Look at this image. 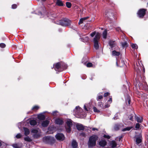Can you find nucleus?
<instances>
[{"label":"nucleus","instance_id":"nucleus-24","mask_svg":"<svg viewBox=\"0 0 148 148\" xmlns=\"http://www.w3.org/2000/svg\"><path fill=\"white\" fill-rule=\"evenodd\" d=\"M110 145L112 147L114 148L116 147L117 144L114 141H112L110 143Z\"/></svg>","mask_w":148,"mask_h":148},{"label":"nucleus","instance_id":"nucleus-30","mask_svg":"<svg viewBox=\"0 0 148 148\" xmlns=\"http://www.w3.org/2000/svg\"><path fill=\"white\" fill-rule=\"evenodd\" d=\"M24 140L30 142L32 141V139L29 136H27L24 138Z\"/></svg>","mask_w":148,"mask_h":148},{"label":"nucleus","instance_id":"nucleus-26","mask_svg":"<svg viewBox=\"0 0 148 148\" xmlns=\"http://www.w3.org/2000/svg\"><path fill=\"white\" fill-rule=\"evenodd\" d=\"M136 120L139 123H141L143 121V118L142 117L136 116Z\"/></svg>","mask_w":148,"mask_h":148},{"label":"nucleus","instance_id":"nucleus-15","mask_svg":"<svg viewBox=\"0 0 148 148\" xmlns=\"http://www.w3.org/2000/svg\"><path fill=\"white\" fill-rule=\"evenodd\" d=\"M107 144V142L105 140H102L99 142V145L102 147H104Z\"/></svg>","mask_w":148,"mask_h":148},{"label":"nucleus","instance_id":"nucleus-13","mask_svg":"<svg viewBox=\"0 0 148 148\" xmlns=\"http://www.w3.org/2000/svg\"><path fill=\"white\" fill-rule=\"evenodd\" d=\"M12 146L14 148H21L22 147L23 144L21 143H15L12 144Z\"/></svg>","mask_w":148,"mask_h":148},{"label":"nucleus","instance_id":"nucleus-45","mask_svg":"<svg viewBox=\"0 0 148 148\" xmlns=\"http://www.w3.org/2000/svg\"><path fill=\"white\" fill-rule=\"evenodd\" d=\"M103 96L102 95L99 96L97 97V100H99V99H101L103 98Z\"/></svg>","mask_w":148,"mask_h":148},{"label":"nucleus","instance_id":"nucleus-3","mask_svg":"<svg viewBox=\"0 0 148 148\" xmlns=\"http://www.w3.org/2000/svg\"><path fill=\"white\" fill-rule=\"evenodd\" d=\"M43 141L46 143L51 144L54 142L55 140L53 137L47 136L43 138Z\"/></svg>","mask_w":148,"mask_h":148},{"label":"nucleus","instance_id":"nucleus-53","mask_svg":"<svg viewBox=\"0 0 148 148\" xmlns=\"http://www.w3.org/2000/svg\"><path fill=\"white\" fill-rule=\"evenodd\" d=\"M98 105L100 106V107H101L103 106L102 103L101 102L99 103H98Z\"/></svg>","mask_w":148,"mask_h":148},{"label":"nucleus","instance_id":"nucleus-46","mask_svg":"<svg viewBox=\"0 0 148 148\" xmlns=\"http://www.w3.org/2000/svg\"><path fill=\"white\" fill-rule=\"evenodd\" d=\"M17 7V5L16 4H14L12 5V9H15Z\"/></svg>","mask_w":148,"mask_h":148},{"label":"nucleus","instance_id":"nucleus-39","mask_svg":"<svg viewBox=\"0 0 148 148\" xmlns=\"http://www.w3.org/2000/svg\"><path fill=\"white\" fill-rule=\"evenodd\" d=\"M93 109L94 111L95 112H100V111L98 110L95 107H93Z\"/></svg>","mask_w":148,"mask_h":148},{"label":"nucleus","instance_id":"nucleus-50","mask_svg":"<svg viewBox=\"0 0 148 148\" xmlns=\"http://www.w3.org/2000/svg\"><path fill=\"white\" fill-rule=\"evenodd\" d=\"M109 95H110V93L109 92H107L105 93L104 96V97H106L108 96Z\"/></svg>","mask_w":148,"mask_h":148},{"label":"nucleus","instance_id":"nucleus-11","mask_svg":"<svg viewBox=\"0 0 148 148\" xmlns=\"http://www.w3.org/2000/svg\"><path fill=\"white\" fill-rule=\"evenodd\" d=\"M56 139L60 141L63 140L65 138L64 135L62 133H58L55 136Z\"/></svg>","mask_w":148,"mask_h":148},{"label":"nucleus","instance_id":"nucleus-36","mask_svg":"<svg viewBox=\"0 0 148 148\" xmlns=\"http://www.w3.org/2000/svg\"><path fill=\"white\" fill-rule=\"evenodd\" d=\"M86 66L87 67H91L92 66V63L89 62L86 64Z\"/></svg>","mask_w":148,"mask_h":148},{"label":"nucleus","instance_id":"nucleus-55","mask_svg":"<svg viewBox=\"0 0 148 148\" xmlns=\"http://www.w3.org/2000/svg\"><path fill=\"white\" fill-rule=\"evenodd\" d=\"M84 109L85 110L87 111H88V110L87 109V108H86V106L85 105H84Z\"/></svg>","mask_w":148,"mask_h":148},{"label":"nucleus","instance_id":"nucleus-57","mask_svg":"<svg viewBox=\"0 0 148 148\" xmlns=\"http://www.w3.org/2000/svg\"><path fill=\"white\" fill-rule=\"evenodd\" d=\"M95 130H97V129H96V128H92V130L93 131H95Z\"/></svg>","mask_w":148,"mask_h":148},{"label":"nucleus","instance_id":"nucleus-29","mask_svg":"<svg viewBox=\"0 0 148 148\" xmlns=\"http://www.w3.org/2000/svg\"><path fill=\"white\" fill-rule=\"evenodd\" d=\"M107 33L106 30H105L103 33V36L104 38L106 39V38Z\"/></svg>","mask_w":148,"mask_h":148},{"label":"nucleus","instance_id":"nucleus-4","mask_svg":"<svg viewBox=\"0 0 148 148\" xmlns=\"http://www.w3.org/2000/svg\"><path fill=\"white\" fill-rule=\"evenodd\" d=\"M31 132L33 133V137L35 138H39L41 135V132L39 129L32 130Z\"/></svg>","mask_w":148,"mask_h":148},{"label":"nucleus","instance_id":"nucleus-27","mask_svg":"<svg viewBox=\"0 0 148 148\" xmlns=\"http://www.w3.org/2000/svg\"><path fill=\"white\" fill-rule=\"evenodd\" d=\"M82 40V41L84 42H86L88 41L89 40V38L87 36H84L83 37H82L81 38Z\"/></svg>","mask_w":148,"mask_h":148},{"label":"nucleus","instance_id":"nucleus-25","mask_svg":"<svg viewBox=\"0 0 148 148\" xmlns=\"http://www.w3.org/2000/svg\"><path fill=\"white\" fill-rule=\"evenodd\" d=\"M112 55L113 56H118L120 54V53L114 50L112 51Z\"/></svg>","mask_w":148,"mask_h":148},{"label":"nucleus","instance_id":"nucleus-5","mask_svg":"<svg viewBox=\"0 0 148 148\" xmlns=\"http://www.w3.org/2000/svg\"><path fill=\"white\" fill-rule=\"evenodd\" d=\"M82 110L79 106H76L73 110L74 115L77 117H79V115L82 112Z\"/></svg>","mask_w":148,"mask_h":148},{"label":"nucleus","instance_id":"nucleus-33","mask_svg":"<svg viewBox=\"0 0 148 148\" xmlns=\"http://www.w3.org/2000/svg\"><path fill=\"white\" fill-rule=\"evenodd\" d=\"M66 7L69 8H70L71 6V3L69 2H66Z\"/></svg>","mask_w":148,"mask_h":148},{"label":"nucleus","instance_id":"nucleus-62","mask_svg":"<svg viewBox=\"0 0 148 148\" xmlns=\"http://www.w3.org/2000/svg\"><path fill=\"white\" fill-rule=\"evenodd\" d=\"M143 71H145V69H143Z\"/></svg>","mask_w":148,"mask_h":148},{"label":"nucleus","instance_id":"nucleus-34","mask_svg":"<svg viewBox=\"0 0 148 148\" xmlns=\"http://www.w3.org/2000/svg\"><path fill=\"white\" fill-rule=\"evenodd\" d=\"M123 47H125L127 46V44L126 42L121 43Z\"/></svg>","mask_w":148,"mask_h":148},{"label":"nucleus","instance_id":"nucleus-16","mask_svg":"<svg viewBox=\"0 0 148 148\" xmlns=\"http://www.w3.org/2000/svg\"><path fill=\"white\" fill-rule=\"evenodd\" d=\"M76 126L77 129L79 130H83L84 129V127L82 124H77Z\"/></svg>","mask_w":148,"mask_h":148},{"label":"nucleus","instance_id":"nucleus-48","mask_svg":"<svg viewBox=\"0 0 148 148\" xmlns=\"http://www.w3.org/2000/svg\"><path fill=\"white\" fill-rule=\"evenodd\" d=\"M58 112L57 111H54L52 112V114L54 116L56 115L57 113Z\"/></svg>","mask_w":148,"mask_h":148},{"label":"nucleus","instance_id":"nucleus-28","mask_svg":"<svg viewBox=\"0 0 148 148\" xmlns=\"http://www.w3.org/2000/svg\"><path fill=\"white\" fill-rule=\"evenodd\" d=\"M36 120H32L30 121V124L32 125H34L36 124Z\"/></svg>","mask_w":148,"mask_h":148},{"label":"nucleus","instance_id":"nucleus-42","mask_svg":"<svg viewBox=\"0 0 148 148\" xmlns=\"http://www.w3.org/2000/svg\"><path fill=\"white\" fill-rule=\"evenodd\" d=\"M133 115L132 114H131L129 116L128 118L130 120L133 121Z\"/></svg>","mask_w":148,"mask_h":148},{"label":"nucleus","instance_id":"nucleus-37","mask_svg":"<svg viewBox=\"0 0 148 148\" xmlns=\"http://www.w3.org/2000/svg\"><path fill=\"white\" fill-rule=\"evenodd\" d=\"M97 33H96V32L95 31L93 32H92V33H91L90 34V35L92 37H94V36L95 35H96V34Z\"/></svg>","mask_w":148,"mask_h":148},{"label":"nucleus","instance_id":"nucleus-1","mask_svg":"<svg viewBox=\"0 0 148 148\" xmlns=\"http://www.w3.org/2000/svg\"><path fill=\"white\" fill-rule=\"evenodd\" d=\"M98 139V137L95 135L90 136L87 142V145L89 148H92L96 145V141Z\"/></svg>","mask_w":148,"mask_h":148},{"label":"nucleus","instance_id":"nucleus-51","mask_svg":"<svg viewBox=\"0 0 148 148\" xmlns=\"http://www.w3.org/2000/svg\"><path fill=\"white\" fill-rule=\"evenodd\" d=\"M138 146L140 148H146L145 147L143 146V145H142V144Z\"/></svg>","mask_w":148,"mask_h":148},{"label":"nucleus","instance_id":"nucleus-10","mask_svg":"<svg viewBox=\"0 0 148 148\" xmlns=\"http://www.w3.org/2000/svg\"><path fill=\"white\" fill-rule=\"evenodd\" d=\"M146 10L142 9L139 10L137 13L138 15L140 18H143L145 15Z\"/></svg>","mask_w":148,"mask_h":148},{"label":"nucleus","instance_id":"nucleus-20","mask_svg":"<svg viewBox=\"0 0 148 148\" xmlns=\"http://www.w3.org/2000/svg\"><path fill=\"white\" fill-rule=\"evenodd\" d=\"M109 44L111 48H112L116 45L115 41H113L112 40H110L109 41Z\"/></svg>","mask_w":148,"mask_h":148},{"label":"nucleus","instance_id":"nucleus-2","mask_svg":"<svg viewBox=\"0 0 148 148\" xmlns=\"http://www.w3.org/2000/svg\"><path fill=\"white\" fill-rule=\"evenodd\" d=\"M101 34L99 33H97L95 37L94 38L93 41L94 43V47L96 49H97L99 48L98 42L99 40Z\"/></svg>","mask_w":148,"mask_h":148},{"label":"nucleus","instance_id":"nucleus-59","mask_svg":"<svg viewBox=\"0 0 148 148\" xmlns=\"http://www.w3.org/2000/svg\"><path fill=\"white\" fill-rule=\"evenodd\" d=\"M1 145H2V143L1 141H0V147H1Z\"/></svg>","mask_w":148,"mask_h":148},{"label":"nucleus","instance_id":"nucleus-61","mask_svg":"<svg viewBox=\"0 0 148 148\" xmlns=\"http://www.w3.org/2000/svg\"><path fill=\"white\" fill-rule=\"evenodd\" d=\"M42 1H45L46 0H42Z\"/></svg>","mask_w":148,"mask_h":148},{"label":"nucleus","instance_id":"nucleus-8","mask_svg":"<svg viewBox=\"0 0 148 148\" xmlns=\"http://www.w3.org/2000/svg\"><path fill=\"white\" fill-rule=\"evenodd\" d=\"M66 123L67 125L66 126V130L67 132H70L71 131V127L72 125V121L70 119L68 120L66 122Z\"/></svg>","mask_w":148,"mask_h":148},{"label":"nucleus","instance_id":"nucleus-32","mask_svg":"<svg viewBox=\"0 0 148 148\" xmlns=\"http://www.w3.org/2000/svg\"><path fill=\"white\" fill-rule=\"evenodd\" d=\"M132 128V127H126L125 128H124V129H123V130H122V131H129Z\"/></svg>","mask_w":148,"mask_h":148},{"label":"nucleus","instance_id":"nucleus-40","mask_svg":"<svg viewBox=\"0 0 148 148\" xmlns=\"http://www.w3.org/2000/svg\"><path fill=\"white\" fill-rule=\"evenodd\" d=\"M119 114H116L114 116V119H116L118 118V117H119Z\"/></svg>","mask_w":148,"mask_h":148},{"label":"nucleus","instance_id":"nucleus-31","mask_svg":"<svg viewBox=\"0 0 148 148\" xmlns=\"http://www.w3.org/2000/svg\"><path fill=\"white\" fill-rule=\"evenodd\" d=\"M131 46L134 49H137L138 48L137 45L136 44H132L131 45Z\"/></svg>","mask_w":148,"mask_h":148},{"label":"nucleus","instance_id":"nucleus-49","mask_svg":"<svg viewBox=\"0 0 148 148\" xmlns=\"http://www.w3.org/2000/svg\"><path fill=\"white\" fill-rule=\"evenodd\" d=\"M112 97H110L109 99L108 100V102H109L110 103H112Z\"/></svg>","mask_w":148,"mask_h":148},{"label":"nucleus","instance_id":"nucleus-23","mask_svg":"<svg viewBox=\"0 0 148 148\" xmlns=\"http://www.w3.org/2000/svg\"><path fill=\"white\" fill-rule=\"evenodd\" d=\"M23 130H24L25 132V136H27L29 134V129L26 128V127H24Z\"/></svg>","mask_w":148,"mask_h":148},{"label":"nucleus","instance_id":"nucleus-6","mask_svg":"<svg viewBox=\"0 0 148 148\" xmlns=\"http://www.w3.org/2000/svg\"><path fill=\"white\" fill-rule=\"evenodd\" d=\"M71 21L65 18L63 20L60 21V24L63 26H69L71 24Z\"/></svg>","mask_w":148,"mask_h":148},{"label":"nucleus","instance_id":"nucleus-52","mask_svg":"<svg viewBox=\"0 0 148 148\" xmlns=\"http://www.w3.org/2000/svg\"><path fill=\"white\" fill-rule=\"evenodd\" d=\"M116 30L118 31H121V28L120 27H118L116 28Z\"/></svg>","mask_w":148,"mask_h":148},{"label":"nucleus","instance_id":"nucleus-21","mask_svg":"<svg viewBox=\"0 0 148 148\" xmlns=\"http://www.w3.org/2000/svg\"><path fill=\"white\" fill-rule=\"evenodd\" d=\"M72 146L73 148H76L77 146V143L75 140H73L72 143Z\"/></svg>","mask_w":148,"mask_h":148},{"label":"nucleus","instance_id":"nucleus-9","mask_svg":"<svg viewBox=\"0 0 148 148\" xmlns=\"http://www.w3.org/2000/svg\"><path fill=\"white\" fill-rule=\"evenodd\" d=\"M63 68L64 69H66L67 68L65 65L64 64L62 63L58 62L56 64L55 66V69L56 71H57L60 68Z\"/></svg>","mask_w":148,"mask_h":148},{"label":"nucleus","instance_id":"nucleus-7","mask_svg":"<svg viewBox=\"0 0 148 148\" xmlns=\"http://www.w3.org/2000/svg\"><path fill=\"white\" fill-rule=\"evenodd\" d=\"M113 14L110 10H106L105 13V17L107 18L112 20L113 18Z\"/></svg>","mask_w":148,"mask_h":148},{"label":"nucleus","instance_id":"nucleus-38","mask_svg":"<svg viewBox=\"0 0 148 148\" xmlns=\"http://www.w3.org/2000/svg\"><path fill=\"white\" fill-rule=\"evenodd\" d=\"M22 135L20 133L17 134L16 136V137L17 138H19L22 137Z\"/></svg>","mask_w":148,"mask_h":148},{"label":"nucleus","instance_id":"nucleus-19","mask_svg":"<svg viewBox=\"0 0 148 148\" xmlns=\"http://www.w3.org/2000/svg\"><path fill=\"white\" fill-rule=\"evenodd\" d=\"M49 123V121L48 120H46L42 122V125L43 127H46L48 125Z\"/></svg>","mask_w":148,"mask_h":148},{"label":"nucleus","instance_id":"nucleus-60","mask_svg":"<svg viewBox=\"0 0 148 148\" xmlns=\"http://www.w3.org/2000/svg\"><path fill=\"white\" fill-rule=\"evenodd\" d=\"M116 64L117 66H118V63H117V62H116Z\"/></svg>","mask_w":148,"mask_h":148},{"label":"nucleus","instance_id":"nucleus-56","mask_svg":"<svg viewBox=\"0 0 148 148\" xmlns=\"http://www.w3.org/2000/svg\"><path fill=\"white\" fill-rule=\"evenodd\" d=\"M136 72H139V71H140V69H139V68H138V69L137 70H136Z\"/></svg>","mask_w":148,"mask_h":148},{"label":"nucleus","instance_id":"nucleus-44","mask_svg":"<svg viewBox=\"0 0 148 148\" xmlns=\"http://www.w3.org/2000/svg\"><path fill=\"white\" fill-rule=\"evenodd\" d=\"M39 108L38 106H35L34 107L32 108V110H38Z\"/></svg>","mask_w":148,"mask_h":148},{"label":"nucleus","instance_id":"nucleus-35","mask_svg":"<svg viewBox=\"0 0 148 148\" xmlns=\"http://www.w3.org/2000/svg\"><path fill=\"white\" fill-rule=\"evenodd\" d=\"M130 100L129 97L126 100V102L127 104L129 105L130 104Z\"/></svg>","mask_w":148,"mask_h":148},{"label":"nucleus","instance_id":"nucleus-47","mask_svg":"<svg viewBox=\"0 0 148 148\" xmlns=\"http://www.w3.org/2000/svg\"><path fill=\"white\" fill-rule=\"evenodd\" d=\"M103 137H104L107 138L108 139H109L110 138V136L108 135H104L103 136Z\"/></svg>","mask_w":148,"mask_h":148},{"label":"nucleus","instance_id":"nucleus-14","mask_svg":"<svg viewBox=\"0 0 148 148\" xmlns=\"http://www.w3.org/2000/svg\"><path fill=\"white\" fill-rule=\"evenodd\" d=\"M56 4L57 5L60 6H62L65 5L63 2L61 0H56Z\"/></svg>","mask_w":148,"mask_h":148},{"label":"nucleus","instance_id":"nucleus-58","mask_svg":"<svg viewBox=\"0 0 148 148\" xmlns=\"http://www.w3.org/2000/svg\"><path fill=\"white\" fill-rule=\"evenodd\" d=\"M52 128L51 127H50L48 128V130H51V129Z\"/></svg>","mask_w":148,"mask_h":148},{"label":"nucleus","instance_id":"nucleus-43","mask_svg":"<svg viewBox=\"0 0 148 148\" xmlns=\"http://www.w3.org/2000/svg\"><path fill=\"white\" fill-rule=\"evenodd\" d=\"M140 125L138 123H137L136 124V126H135V128L137 129H138L140 127Z\"/></svg>","mask_w":148,"mask_h":148},{"label":"nucleus","instance_id":"nucleus-17","mask_svg":"<svg viewBox=\"0 0 148 148\" xmlns=\"http://www.w3.org/2000/svg\"><path fill=\"white\" fill-rule=\"evenodd\" d=\"M55 123L57 124L61 125L63 123V121L62 119H57L55 120Z\"/></svg>","mask_w":148,"mask_h":148},{"label":"nucleus","instance_id":"nucleus-41","mask_svg":"<svg viewBox=\"0 0 148 148\" xmlns=\"http://www.w3.org/2000/svg\"><path fill=\"white\" fill-rule=\"evenodd\" d=\"M5 47V44L3 43H1L0 44V47L1 48H3Z\"/></svg>","mask_w":148,"mask_h":148},{"label":"nucleus","instance_id":"nucleus-18","mask_svg":"<svg viewBox=\"0 0 148 148\" xmlns=\"http://www.w3.org/2000/svg\"><path fill=\"white\" fill-rule=\"evenodd\" d=\"M88 18V17H85L82 18H81L79 21L78 23L79 25L83 23Z\"/></svg>","mask_w":148,"mask_h":148},{"label":"nucleus","instance_id":"nucleus-12","mask_svg":"<svg viewBox=\"0 0 148 148\" xmlns=\"http://www.w3.org/2000/svg\"><path fill=\"white\" fill-rule=\"evenodd\" d=\"M136 144L139 145H140L141 144L142 142V137L141 135H139L137 136L136 138Z\"/></svg>","mask_w":148,"mask_h":148},{"label":"nucleus","instance_id":"nucleus-54","mask_svg":"<svg viewBox=\"0 0 148 148\" xmlns=\"http://www.w3.org/2000/svg\"><path fill=\"white\" fill-rule=\"evenodd\" d=\"M110 105L109 104H106L105 105V108H107L110 106Z\"/></svg>","mask_w":148,"mask_h":148},{"label":"nucleus","instance_id":"nucleus-22","mask_svg":"<svg viewBox=\"0 0 148 148\" xmlns=\"http://www.w3.org/2000/svg\"><path fill=\"white\" fill-rule=\"evenodd\" d=\"M38 118L40 120H43L45 118V117L44 114H41L38 115Z\"/></svg>","mask_w":148,"mask_h":148}]
</instances>
